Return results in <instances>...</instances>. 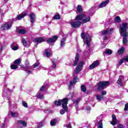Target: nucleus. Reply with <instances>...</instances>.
Here are the masks:
<instances>
[{
    "label": "nucleus",
    "mask_w": 128,
    "mask_h": 128,
    "mask_svg": "<svg viewBox=\"0 0 128 128\" xmlns=\"http://www.w3.org/2000/svg\"><path fill=\"white\" fill-rule=\"evenodd\" d=\"M10 48L12 50H18V45L16 42H13L10 45Z\"/></svg>",
    "instance_id": "nucleus-16"
},
{
    "label": "nucleus",
    "mask_w": 128,
    "mask_h": 128,
    "mask_svg": "<svg viewBox=\"0 0 128 128\" xmlns=\"http://www.w3.org/2000/svg\"><path fill=\"white\" fill-rule=\"evenodd\" d=\"M18 124H22L23 126H26V121L19 120H18Z\"/></svg>",
    "instance_id": "nucleus-28"
},
{
    "label": "nucleus",
    "mask_w": 128,
    "mask_h": 128,
    "mask_svg": "<svg viewBox=\"0 0 128 128\" xmlns=\"http://www.w3.org/2000/svg\"><path fill=\"white\" fill-rule=\"evenodd\" d=\"M120 34L124 36L123 38V44H126L128 43V23H124L120 25Z\"/></svg>",
    "instance_id": "nucleus-2"
},
{
    "label": "nucleus",
    "mask_w": 128,
    "mask_h": 128,
    "mask_svg": "<svg viewBox=\"0 0 128 128\" xmlns=\"http://www.w3.org/2000/svg\"><path fill=\"white\" fill-rule=\"evenodd\" d=\"M106 91H102V96H106Z\"/></svg>",
    "instance_id": "nucleus-51"
},
{
    "label": "nucleus",
    "mask_w": 128,
    "mask_h": 128,
    "mask_svg": "<svg viewBox=\"0 0 128 128\" xmlns=\"http://www.w3.org/2000/svg\"><path fill=\"white\" fill-rule=\"evenodd\" d=\"M90 10L92 12H94V8L92 7L90 8Z\"/></svg>",
    "instance_id": "nucleus-53"
},
{
    "label": "nucleus",
    "mask_w": 128,
    "mask_h": 128,
    "mask_svg": "<svg viewBox=\"0 0 128 128\" xmlns=\"http://www.w3.org/2000/svg\"><path fill=\"white\" fill-rule=\"evenodd\" d=\"M98 64H100V61L98 60H96L90 66L89 68L90 70H94V68H96Z\"/></svg>",
    "instance_id": "nucleus-12"
},
{
    "label": "nucleus",
    "mask_w": 128,
    "mask_h": 128,
    "mask_svg": "<svg viewBox=\"0 0 128 128\" xmlns=\"http://www.w3.org/2000/svg\"><path fill=\"white\" fill-rule=\"evenodd\" d=\"M22 44H23V46H26L27 45V43H26V39L24 38H22Z\"/></svg>",
    "instance_id": "nucleus-40"
},
{
    "label": "nucleus",
    "mask_w": 128,
    "mask_h": 128,
    "mask_svg": "<svg viewBox=\"0 0 128 128\" xmlns=\"http://www.w3.org/2000/svg\"><path fill=\"white\" fill-rule=\"evenodd\" d=\"M124 60H126V62H128V56H126L124 58Z\"/></svg>",
    "instance_id": "nucleus-54"
},
{
    "label": "nucleus",
    "mask_w": 128,
    "mask_h": 128,
    "mask_svg": "<svg viewBox=\"0 0 128 128\" xmlns=\"http://www.w3.org/2000/svg\"><path fill=\"white\" fill-rule=\"evenodd\" d=\"M81 90L84 92H86V86H84V85L81 86Z\"/></svg>",
    "instance_id": "nucleus-38"
},
{
    "label": "nucleus",
    "mask_w": 128,
    "mask_h": 128,
    "mask_svg": "<svg viewBox=\"0 0 128 128\" xmlns=\"http://www.w3.org/2000/svg\"><path fill=\"white\" fill-rule=\"evenodd\" d=\"M4 0V2H8V0Z\"/></svg>",
    "instance_id": "nucleus-60"
},
{
    "label": "nucleus",
    "mask_w": 128,
    "mask_h": 128,
    "mask_svg": "<svg viewBox=\"0 0 128 128\" xmlns=\"http://www.w3.org/2000/svg\"><path fill=\"white\" fill-rule=\"evenodd\" d=\"M98 128H102V120H100L98 123Z\"/></svg>",
    "instance_id": "nucleus-37"
},
{
    "label": "nucleus",
    "mask_w": 128,
    "mask_h": 128,
    "mask_svg": "<svg viewBox=\"0 0 128 128\" xmlns=\"http://www.w3.org/2000/svg\"><path fill=\"white\" fill-rule=\"evenodd\" d=\"M124 79V76H119V78L118 80L117 81V82L119 86H122V80Z\"/></svg>",
    "instance_id": "nucleus-20"
},
{
    "label": "nucleus",
    "mask_w": 128,
    "mask_h": 128,
    "mask_svg": "<svg viewBox=\"0 0 128 128\" xmlns=\"http://www.w3.org/2000/svg\"><path fill=\"white\" fill-rule=\"evenodd\" d=\"M2 128H4V124H2Z\"/></svg>",
    "instance_id": "nucleus-58"
},
{
    "label": "nucleus",
    "mask_w": 128,
    "mask_h": 128,
    "mask_svg": "<svg viewBox=\"0 0 128 128\" xmlns=\"http://www.w3.org/2000/svg\"><path fill=\"white\" fill-rule=\"evenodd\" d=\"M110 84L109 82L102 81L100 82L98 84V90H104L105 88H106L107 86Z\"/></svg>",
    "instance_id": "nucleus-6"
},
{
    "label": "nucleus",
    "mask_w": 128,
    "mask_h": 128,
    "mask_svg": "<svg viewBox=\"0 0 128 128\" xmlns=\"http://www.w3.org/2000/svg\"><path fill=\"white\" fill-rule=\"evenodd\" d=\"M109 2L110 1L108 0L104 1L98 6V8H104V6H106L108 4Z\"/></svg>",
    "instance_id": "nucleus-18"
},
{
    "label": "nucleus",
    "mask_w": 128,
    "mask_h": 128,
    "mask_svg": "<svg viewBox=\"0 0 128 128\" xmlns=\"http://www.w3.org/2000/svg\"><path fill=\"white\" fill-rule=\"evenodd\" d=\"M68 98H64L62 100L54 101V104L56 106H60V104H62L63 109L66 111L68 110Z\"/></svg>",
    "instance_id": "nucleus-4"
},
{
    "label": "nucleus",
    "mask_w": 128,
    "mask_h": 128,
    "mask_svg": "<svg viewBox=\"0 0 128 128\" xmlns=\"http://www.w3.org/2000/svg\"><path fill=\"white\" fill-rule=\"evenodd\" d=\"M96 100H104V96L100 95V94H97L96 96Z\"/></svg>",
    "instance_id": "nucleus-30"
},
{
    "label": "nucleus",
    "mask_w": 128,
    "mask_h": 128,
    "mask_svg": "<svg viewBox=\"0 0 128 128\" xmlns=\"http://www.w3.org/2000/svg\"><path fill=\"white\" fill-rule=\"evenodd\" d=\"M79 59H80V54H76V57H75V60L74 61V64H73V66H76V64H78V62Z\"/></svg>",
    "instance_id": "nucleus-21"
},
{
    "label": "nucleus",
    "mask_w": 128,
    "mask_h": 128,
    "mask_svg": "<svg viewBox=\"0 0 128 128\" xmlns=\"http://www.w3.org/2000/svg\"><path fill=\"white\" fill-rule=\"evenodd\" d=\"M75 20H82V24H86L90 20V16H86L84 14H81L79 15H78Z\"/></svg>",
    "instance_id": "nucleus-5"
},
{
    "label": "nucleus",
    "mask_w": 128,
    "mask_h": 128,
    "mask_svg": "<svg viewBox=\"0 0 128 128\" xmlns=\"http://www.w3.org/2000/svg\"><path fill=\"white\" fill-rule=\"evenodd\" d=\"M34 26V25L32 24V26Z\"/></svg>",
    "instance_id": "nucleus-61"
},
{
    "label": "nucleus",
    "mask_w": 128,
    "mask_h": 128,
    "mask_svg": "<svg viewBox=\"0 0 128 128\" xmlns=\"http://www.w3.org/2000/svg\"><path fill=\"white\" fill-rule=\"evenodd\" d=\"M16 30L17 32L20 34H26L28 32L26 28L24 27H17Z\"/></svg>",
    "instance_id": "nucleus-9"
},
{
    "label": "nucleus",
    "mask_w": 128,
    "mask_h": 128,
    "mask_svg": "<svg viewBox=\"0 0 128 128\" xmlns=\"http://www.w3.org/2000/svg\"><path fill=\"white\" fill-rule=\"evenodd\" d=\"M52 68H56V63L58 62V60L56 59H52Z\"/></svg>",
    "instance_id": "nucleus-25"
},
{
    "label": "nucleus",
    "mask_w": 128,
    "mask_h": 128,
    "mask_svg": "<svg viewBox=\"0 0 128 128\" xmlns=\"http://www.w3.org/2000/svg\"><path fill=\"white\" fill-rule=\"evenodd\" d=\"M48 101L45 102V104H48Z\"/></svg>",
    "instance_id": "nucleus-59"
},
{
    "label": "nucleus",
    "mask_w": 128,
    "mask_h": 128,
    "mask_svg": "<svg viewBox=\"0 0 128 128\" xmlns=\"http://www.w3.org/2000/svg\"><path fill=\"white\" fill-rule=\"evenodd\" d=\"M22 104L24 108H28V103L26 102L25 101H22Z\"/></svg>",
    "instance_id": "nucleus-36"
},
{
    "label": "nucleus",
    "mask_w": 128,
    "mask_h": 128,
    "mask_svg": "<svg viewBox=\"0 0 128 128\" xmlns=\"http://www.w3.org/2000/svg\"><path fill=\"white\" fill-rule=\"evenodd\" d=\"M20 68H24V70L28 74H32V71L29 70L32 68V67H24V65H20Z\"/></svg>",
    "instance_id": "nucleus-17"
},
{
    "label": "nucleus",
    "mask_w": 128,
    "mask_h": 128,
    "mask_svg": "<svg viewBox=\"0 0 128 128\" xmlns=\"http://www.w3.org/2000/svg\"><path fill=\"white\" fill-rule=\"evenodd\" d=\"M2 50V46L0 47V52Z\"/></svg>",
    "instance_id": "nucleus-57"
},
{
    "label": "nucleus",
    "mask_w": 128,
    "mask_h": 128,
    "mask_svg": "<svg viewBox=\"0 0 128 128\" xmlns=\"http://www.w3.org/2000/svg\"><path fill=\"white\" fill-rule=\"evenodd\" d=\"M128 110V104H125V108H124V110Z\"/></svg>",
    "instance_id": "nucleus-49"
},
{
    "label": "nucleus",
    "mask_w": 128,
    "mask_h": 128,
    "mask_svg": "<svg viewBox=\"0 0 128 128\" xmlns=\"http://www.w3.org/2000/svg\"><path fill=\"white\" fill-rule=\"evenodd\" d=\"M48 87V84L44 83L41 88H40V92H42V90H46V88Z\"/></svg>",
    "instance_id": "nucleus-26"
},
{
    "label": "nucleus",
    "mask_w": 128,
    "mask_h": 128,
    "mask_svg": "<svg viewBox=\"0 0 128 128\" xmlns=\"http://www.w3.org/2000/svg\"><path fill=\"white\" fill-rule=\"evenodd\" d=\"M42 126H44V122H40L39 123L38 125V128H42Z\"/></svg>",
    "instance_id": "nucleus-46"
},
{
    "label": "nucleus",
    "mask_w": 128,
    "mask_h": 128,
    "mask_svg": "<svg viewBox=\"0 0 128 128\" xmlns=\"http://www.w3.org/2000/svg\"><path fill=\"white\" fill-rule=\"evenodd\" d=\"M81 37L84 40V46H86L88 50L85 52L84 54H90V43L92 42V37L88 34H81Z\"/></svg>",
    "instance_id": "nucleus-1"
},
{
    "label": "nucleus",
    "mask_w": 128,
    "mask_h": 128,
    "mask_svg": "<svg viewBox=\"0 0 128 128\" xmlns=\"http://www.w3.org/2000/svg\"><path fill=\"white\" fill-rule=\"evenodd\" d=\"M124 59H122L119 62V66H122V64L124 63Z\"/></svg>",
    "instance_id": "nucleus-47"
},
{
    "label": "nucleus",
    "mask_w": 128,
    "mask_h": 128,
    "mask_svg": "<svg viewBox=\"0 0 128 128\" xmlns=\"http://www.w3.org/2000/svg\"><path fill=\"white\" fill-rule=\"evenodd\" d=\"M40 66V62H37L35 63L32 66L33 68H38Z\"/></svg>",
    "instance_id": "nucleus-41"
},
{
    "label": "nucleus",
    "mask_w": 128,
    "mask_h": 128,
    "mask_svg": "<svg viewBox=\"0 0 128 128\" xmlns=\"http://www.w3.org/2000/svg\"><path fill=\"white\" fill-rule=\"evenodd\" d=\"M44 40L42 38H36L34 39V42H38V44H40V42H44Z\"/></svg>",
    "instance_id": "nucleus-24"
},
{
    "label": "nucleus",
    "mask_w": 128,
    "mask_h": 128,
    "mask_svg": "<svg viewBox=\"0 0 128 128\" xmlns=\"http://www.w3.org/2000/svg\"><path fill=\"white\" fill-rule=\"evenodd\" d=\"M12 22H8L2 24V28L3 30H10L12 28Z\"/></svg>",
    "instance_id": "nucleus-7"
},
{
    "label": "nucleus",
    "mask_w": 128,
    "mask_h": 128,
    "mask_svg": "<svg viewBox=\"0 0 128 128\" xmlns=\"http://www.w3.org/2000/svg\"><path fill=\"white\" fill-rule=\"evenodd\" d=\"M30 20L32 24H34L36 22V14L34 13H31L30 15Z\"/></svg>",
    "instance_id": "nucleus-19"
},
{
    "label": "nucleus",
    "mask_w": 128,
    "mask_h": 128,
    "mask_svg": "<svg viewBox=\"0 0 128 128\" xmlns=\"http://www.w3.org/2000/svg\"><path fill=\"white\" fill-rule=\"evenodd\" d=\"M86 110H90V106H87L86 108Z\"/></svg>",
    "instance_id": "nucleus-56"
},
{
    "label": "nucleus",
    "mask_w": 128,
    "mask_h": 128,
    "mask_svg": "<svg viewBox=\"0 0 128 128\" xmlns=\"http://www.w3.org/2000/svg\"><path fill=\"white\" fill-rule=\"evenodd\" d=\"M118 128H124V126L123 124H119V125H118Z\"/></svg>",
    "instance_id": "nucleus-52"
},
{
    "label": "nucleus",
    "mask_w": 128,
    "mask_h": 128,
    "mask_svg": "<svg viewBox=\"0 0 128 128\" xmlns=\"http://www.w3.org/2000/svg\"><path fill=\"white\" fill-rule=\"evenodd\" d=\"M10 114H11L13 118H16L18 116V112H10Z\"/></svg>",
    "instance_id": "nucleus-27"
},
{
    "label": "nucleus",
    "mask_w": 128,
    "mask_h": 128,
    "mask_svg": "<svg viewBox=\"0 0 128 128\" xmlns=\"http://www.w3.org/2000/svg\"><path fill=\"white\" fill-rule=\"evenodd\" d=\"M84 66V62L82 61L80 62L78 65L76 70H75L76 74H80V70H82V66Z\"/></svg>",
    "instance_id": "nucleus-11"
},
{
    "label": "nucleus",
    "mask_w": 128,
    "mask_h": 128,
    "mask_svg": "<svg viewBox=\"0 0 128 128\" xmlns=\"http://www.w3.org/2000/svg\"><path fill=\"white\" fill-rule=\"evenodd\" d=\"M4 92L8 93V88H6L3 90Z\"/></svg>",
    "instance_id": "nucleus-50"
},
{
    "label": "nucleus",
    "mask_w": 128,
    "mask_h": 128,
    "mask_svg": "<svg viewBox=\"0 0 128 128\" xmlns=\"http://www.w3.org/2000/svg\"><path fill=\"white\" fill-rule=\"evenodd\" d=\"M116 22H122V20H120V18L119 16H117L115 18Z\"/></svg>",
    "instance_id": "nucleus-35"
},
{
    "label": "nucleus",
    "mask_w": 128,
    "mask_h": 128,
    "mask_svg": "<svg viewBox=\"0 0 128 128\" xmlns=\"http://www.w3.org/2000/svg\"><path fill=\"white\" fill-rule=\"evenodd\" d=\"M64 128H72V126L70 125V124H67L64 125Z\"/></svg>",
    "instance_id": "nucleus-48"
},
{
    "label": "nucleus",
    "mask_w": 128,
    "mask_h": 128,
    "mask_svg": "<svg viewBox=\"0 0 128 128\" xmlns=\"http://www.w3.org/2000/svg\"><path fill=\"white\" fill-rule=\"evenodd\" d=\"M118 120L116 119V116L114 114L112 115V120L110 122V124L112 126H116L118 122Z\"/></svg>",
    "instance_id": "nucleus-14"
},
{
    "label": "nucleus",
    "mask_w": 128,
    "mask_h": 128,
    "mask_svg": "<svg viewBox=\"0 0 128 128\" xmlns=\"http://www.w3.org/2000/svg\"><path fill=\"white\" fill-rule=\"evenodd\" d=\"M65 44H66V39L63 38L60 40V46L62 48H63V46H64Z\"/></svg>",
    "instance_id": "nucleus-29"
},
{
    "label": "nucleus",
    "mask_w": 128,
    "mask_h": 128,
    "mask_svg": "<svg viewBox=\"0 0 128 128\" xmlns=\"http://www.w3.org/2000/svg\"><path fill=\"white\" fill-rule=\"evenodd\" d=\"M56 120L54 119L52 120H51L50 122V126H54L56 125Z\"/></svg>",
    "instance_id": "nucleus-33"
},
{
    "label": "nucleus",
    "mask_w": 128,
    "mask_h": 128,
    "mask_svg": "<svg viewBox=\"0 0 128 128\" xmlns=\"http://www.w3.org/2000/svg\"><path fill=\"white\" fill-rule=\"evenodd\" d=\"M68 22L71 25V26L74 28H78V26H80L82 24V22H80V21L74 22L72 20H70Z\"/></svg>",
    "instance_id": "nucleus-8"
},
{
    "label": "nucleus",
    "mask_w": 128,
    "mask_h": 128,
    "mask_svg": "<svg viewBox=\"0 0 128 128\" xmlns=\"http://www.w3.org/2000/svg\"><path fill=\"white\" fill-rule=\"evenodd\" d=\"M26 12H24V13H22L19 15H18L16 17L17 20H22V18H24V16H26Z\"/></svg>",
    "instance_id": "nucleus-23"
},
{
    "label": "nucleus",
    "mask_w": 128,
    "mask_h": 128,
    "mask_svg": "<svg viewBox=\"0 0 128 128\" xmlns=\"http://www.w3.org/2000/svg\"><path fill=\"white\" fill-rule=\"evenodd\" d=\"M44 54L47 58H50L52 54H50V49L45 50Z\"/></svg>",
    "instance_id": "nucleus-22"
},
{
    "label": "nucleus",
    "mask_w": 128,
    "mask_h": 128,
    "mask_svg": "<svg viewBox=\"0 0 128 128\" xmlns=\"http://www.w3.org/2000/svg\"><path fill=\"white\" fill-rule=\"evenodd\" d=\"M54 20H60V15H55L53 17Z\"/></svg>",
    "instance_id": "nucleus-44"
},
{
    "label": "nucleus",
    "mask_w": 128,
    "mask_h": 128,
    "mask_svg": "<svg viewBox=\"0 0 128 128\" xmlns=\"http://www.w3.org/2000/svg\"><path fill=\"white\" fill-rule=\"evenodd\" d=\"M114 32V28H107L106 30H102L99 32L100 36H102V39L104 40H108V38L106 36V34H112Z\"/></svg>",
    "instance_id": "nucleus-3"
},
{
    "label": "nucleus",
    "mask_w": 128,
    "mask_h": 128,
    "mask_svg": "<svg viewBox=\"0 0 128 128\" xmlns=\"http://www.w3.org/2000/svg\"><path fill=\"white\" fill-rule=\"evenodd\" d=\"M124 48H121L119 50H118V54H124Z\"/></svg>",
    "instance_id": "nucleus-34"
},
{
    "label": "nucleus",
    "mask_w": 128,
    "mask_h": 128,
    "mask_svg": "<svg viewBox=\"0 0 128 128\" xmlns=\"http://www.w3.org/2000/svg\"><path fill=\"white\" fill-rule=\"evenodd\" d=\"M68 98H66L68 99V100H72V94H70L68 95Z\"/></svg>",
    "instance_id": "nucleus-45"
},
{
    "label": "nucleus",
    "mask_w": 128,
    "mask_h": 128,
    "mask_svg": "<svg viewBox=\"0 0 128 128\" xmlns=\"http://www.w3.org/2000/svg\"><path fill=\"white\" fill-rule=\"evenodd\" d=\"M80 102V98H78L76 100H74V104H78V102Z\"/></svg>",
    "instance_id": "nucleus-42"
},
{
    "label": "nucleus",
    "mask_w": 128,
    "mask_h": 128,
    "mask_svg": "<svg viewBox=\"0 0 128 128\" xmlns=\"http://www.w3.org/2000/svg\"><path fill=\"white\" fill-rule=\"evenodd\" d=\"M20 64V59H16L14 60V64L10 66L11 70H16L18 66Z\"/></svg>",
    "instance_id": "nucleus-10"
},
{
    "label": "nucleus",
    "mask_w": 128,
    "mask_h": 128,
    "mask_svg": "<svg viewBox=\"0 0 128 128\" xmlns=\"http://www.w3.org/2000/svg\"><path fill=\"white\" fill-rule=\"evenodd\" d=\"M68 110L66 111V110L64 109V108H62V109L60 110V114H64L66 112H67Z\"/></svg>",
    "instance_id": "nucleus-43"
},
{
    "label": "nucleus",
    "mask_w": 128,
    "mask_h": 128,
    "mask_svg": "<svg viewBox=\"0 0 128 128\" xmlns=\"http://www.w3.org/2000/svg\"><path fill=\"white\" fill-rule=\"evenodd\" d=\"M37 98H41L42 99L44 98V96L42 94H36Z\"/></svg>",
    "instance_id": "nucleus-39"
},
{
    "label": "nucleus",
    "mask_w": 128,
    "mask_h": 128,
    "mask_svg": "<svg viewBox=\"0 0 128 128\" xmlns=\"http://www.w3.org/2000/svg\"><path fill=\"white\" fill-rule=\"evenodd\" d=\"M82 6L80 5H78L77 7V14H78V12H82Z\"/></svg>",
    "instance_id": "nucleus-31"
},
{
    "label": "nucleus",
    "mask_w": 128,
    "mask_h": 128,
    "mask_svg": "<svg viewBox=\"0 0 128 128\" xmlns=\"http://www.w3.org/2000/svg\"><path fill=\"white\" fill-rule=\"evenodd\" d=\"M58 36H54L52 38H49L47 40V42H48V44L54 42H56L58 40Z\"/></svg>",
    "instance_id": "nucleus-13"
},
{
    "label": "nucleus",
    "mask_w": 128,
    "mask_h": 128,
    "mask_svg": "<svg viewBox=\"0 0 128 128\" xmlns=\"http://www.w3.org/2000/svg\"><path fill=\"white\" fill-rule=\"evenodd\" d=\"M80 81V79L78 77H74L73 79V81H70V86H72L75 84H76L78 82Z\"/></svg>",
    "instance_id": "nucleus-15"
},
{
    "label": "nucleus",
    "mask_w": 128,
    "mask_h": 128,
    "mask_svg": "<svg viewBox=\"0 0 128 128\" xmlns=\"http://www.w3.org/2000/svg\"><path fill=\"white\" fill-rule=\"evenodd\" d=\"M26 68H32V66H28V62H26Z\"/></svg>",
    "instance_id": "nucleus-55"
},
{
    "label": "nucleus",
    "mask_w": 128,
    "mask_h": 128,
    "mask_svg": "<svg viewBox=\"0 0 128 128\" xmlns=\"http://www.w3.org/2000/svg\"><path fill=\"white\" fill-rule=\"evenodd\" d=\"M104 54H112V52L110 49H106L104 52Z\"/></svg>",
    "instance_id": "nucleus-32"
}]
</instances>
